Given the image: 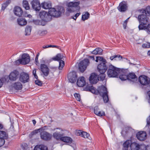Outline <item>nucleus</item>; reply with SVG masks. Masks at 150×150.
Instances as JSON below:
<instances>
[{"label": "nucleus", "instance_id": "nucleus-34", "mask_svg": "<svg viewBox=\"0 0 150 150\" xmlns=\"http://www.w3.org/2000/svg\"><path fill=\"white\" fill-rule=\"evenodd\" d=\"M17 21L18 24L21 26L25 25L27 23L26 21L23 18L18 19Z\"/></svg>", "mask_w": 150, "mask_h": 150}, {"label": "nucleus", "instance_id": "nucleus-2", "mask_svg": "<svg viewBox=\"0 0 150 150\" xmlns=\"http://www.w3.org/2000/svg\"><path fill=\"white\" fill-rule=\"evenodd\" d=\"M120 71V69L116 67L112 64L110 65L107 72L108 75L109 77H117Z\"/></svg>", "mask_w": 150, "mask_h": 150}, {"label": "nucleus", "instance_id": "nucleus-33", "mask_svg": "<svg viewBox=\"0 0 150 150\" xmlns=\"http://www.w3.org/2000/svg\"><path fill=\"white\" fill-rule=\"evenodd\" d=\"M78 133L79 134V135L84 138L89 139V134L86 132H82L81 130H79Z\"/></svg>", "mask_w": 150, "mask_h": 150}, {"label": "nucleus", "instance_id": "nucleus-12", "mask_svg": "<svg viewBox=\"0 0 150 150\" xmlns=\"http://www.w3.org/2000/svg\"><path fill=\"white\" fill-rule=\"evenodd\" d=\"M39 16L41 19L47 21H50L51 20V17L49 14L45 11L40 12Z\"/></svg>", "mask_w": 150, "mask_h": 150}, {"label": "nucleus", "instance_id": "nucleus-46", "mask_svg": "<svg viewBox=\"0 0 150 150\" xmlns=\"http://www.w3.org/2000/svg\"><path fill=\"white\" fill-rule=\"evenodd\" d=\"M119 78L122 81H125L127 79V75L124 74H121L119 76Z\"/></svg>", "mask_w": 150, "mask_h": 150}, {"label": "nucleus", "instance_id": "nucleus-14", "mask_svg": "<svg viewBox=\"0 0 150 150\" xmlns=\"http://www.w3.org/2000/svg\"><path fill=\"white\" fill-rule=\"evenodd\" d=\"M33 8L36 11H39L40 10L41 7L39 1L38 0H33L31 2Z\"/></svg>", "mask_w": 150, "mask_h": 150}, {"label": "nucleus", "instance_id": "nucleus-58", "mask_svg": "<svg viewBox=\"0 0 150 150\" xmlns=\"http://www.w3.org/2000/svg\"><path fill=\"white\" fill-rule=\"evenodd\" d=\"M35 63L37 65H39V64L38 60V57H35Z\"/></svg>", "mask_w": 150, "mask_h": 150}, {"label": "nucleus", "instance_id": "nucleus-37", "mask_svg": "<svg viewBox=\"0 0 150 150\" xmlns=\"http://www.w3.org/2000/svg\"><path fill=\"white\" fill-rule=\"evenodd\" d=\"M8 135L7 133L4 131L0 130V138L6 139L8 138Z\"/></svg>", "mask_w": 150, "mask_h": 150}, {"label": "nucleus", "instance_id": "nucleus-42", "mask_svg": "<svg viewBox=\"0 0 150 150\" xmlns=\"http://www.w3.org/2000/svg\"><path fill=\"white\" fill-rule=\"evenodd\" d=\"M45 129L44 127H41L39 129H35L33 131L31 132L32 135H34L38 133V132H41L42 131L44 130Z\"/></svg>", "mask_w": 150, "mask_h": 150}, {"label": "nucleus", "instance_id": "nucleus-39", "mask_svg": "<svg viewBox=\"0 0 150 150\" xmlns=\"http://www.w3.org/2000/svg\"><path fill=\"white\" fill-rule=\"evenodd\" d=\"M90 16V14L88 12H86L83 13L82 16V20L84 21L88 19Z\"/></svg>", "mask_w": 150, "mask_h": 150}, {"label": "nucleus", "instance_id": "nucleus-1", "mask_svg": "<svg viewBox=\"0 0 150 150\" xmlns=\"http://www.w3.org/2000/svg\"><path fill=\"white\" fill-rule=\"evenodd\" d=\"M106 63L101 62L97 66V70L98 71L99 73V77L102 81L103 80L106 76L105 73L108 69Z\"/></svg>", "mask_w": 150, "mask_h": 150}, {"label": "nucleus", "instance_id": "nucleus-17", "mask_svg": "<svg viewBox=\"0 0 150 150\" xmlns=\"http://www.w3.org/2000/svg\"><path fill=\"white\" fill-rule=\"evenodd\" d=\"M89 80L90 82L92 84L96 83L98 80L97 76L94 73H92L91 74Z\"/></svg>", "mask_w": 150, "mask_h": 150}, {"label": "nucleus", "instance_id": "nucleus-18", "mask_svg": "<svg viewBox=\"0 0 150 150\" xmlns=\"http://www.w3.org/2000/svg\"><path fill=\"white\" fill-rule=\"evenodd\" d=\"M19 79L23 83L27 82L29 80V75L26 73H22L20 75Z\"/></svg>", "mask_w": 150, "mask_h": 150}, {"label": "nucleus", "instance_id": "nucleus-64", "mask_svg": "<svg viewBox=\"0 0 150 150\" xmlns=\"http://www.w3.org/2000/svg\"><path fill=\"white\" fill-rule=\"evenodd\" d=\"M51 47V46H49V45H46V46H44L43 47V48L44 49L47 48L48 47Z\"/></svg>", "mask_w": 150, "mask_h": 150}, {"label": "nucleus", "instance_id": "nucleus-25", "mask_svg": "<svg viewBox=\"0 0 150 150\" xmlns=\"http://www.w3.org/2000/svg\"><path fill=\"white\" fill-rule=\"evenodd\" d=\"M127 79L132 81L135 82L137 80V78L135 74L133 73H130L127 75Z\"/></svg>", "mask_w": 150, "mask_h": 150}, {"label": "nucleus", "instance_id": "nucleus-45", "mask_svg": "<svg viewBox=\"0 0 150 150\" xmlns=\"http://www.w3.org/2000/svg\"><path fill=\"white\" fill-rule=\"evenodd\" d=\"M101 96L103 97L104 103H107L108 102L109 98L108 96V93L104 94H103Z\"/></svg>", "mask_w": 150, "mask_h": 150}, {"label": "nucleus", "instance_id": "nucleus-57", "mask_svg": "<svg viewBox=\"0 0 150 150\" xmlns=\"http://www.w3.org/2000/svg\"><path fill=\"white\" fill-rule=\"evenodd\" d=\"M99 108L98 107V106H96L94 107V112L95 114L96 115V112H98L99 111Z\"/></svg>", "mask_w": 150, "mask_h": 150}, {"label": "nucleus", "instance_id": "nucleus-27", "mask_svg": "<svg viewBox=\"0 0 150 150\" xmlns=\"http://www.w3.org/2000/svg\"><path fill=\"white\" fill-rule=\"evenodd\" d=\"M41 6L45 9H49L51 8V4L50 2H44L41 4Z\"/></svg>", "mask_w": 150, "mask_h": 150}, {"label": "nucleus", "instance_id": "nucleus-38", "mask_svg": "<svg viewBox=\"0 0 150 150\" xmlns=\"http://www.w3.org/2000/svg\"><path fill=\"white\" fill-rule=\"evenodd\" d=\"M47 21L42 19L41 20H37L35 21V23L37 25L44 26L46 24V22Z\"/></svg>", "mask_w": 150, "mask_h": 150}, {"label": "nucleus", "instance_id": "nucleus-63", "mask_svg": "<svg viewBox=\"0 0 150 150\" xmlns=\"http://www.w3.org/2000/svg\"><path fill=\"white\" fill-rule=\"evenodd\" d=\"M127 23L124 22V23H123V26L124 28V29H126V26H127Z\"/></svg>", "mask_w": 150, "mask_h": 150}, {"label": "nucleus", "instance_id": "nucleus-9", "mask_svg": "<svg viewBox=\"0 0 150 150\" xmlns=\"http://www.w3.org/2000/svg\"><path fill=\"white\" fill-rule=\"evenodd\" d=\"M21 60V64L25 65L29 63L30 62V57L28 54L24 53L22 55Z\"/></svg>", "mask_w": 150, "mask_h": 150}, {"label": "nucleus", "instance_id": "nucleus-6", "mask_svg": "<svg viewBox=\"0 0 150 150\" xmlns=\"http://www.w3.org/2000/svg\"><path fill=\"white\" fill-rule=\"evenodd\" d=\"M131 150H146V146L144 144H139L136 142L132 143L130 145Z\"/></svg>", "mask_w": 150, "mask_h": 150}, {"label": "nucleus", "instance_id": "nucleus-24", "mask_svg": "<svg viewBox=\"0 0 150 150\" xmlns=\"http://www.w3.org/2000/svg\"><path fill=\"white\" fill-rule=\"evenodd\" d=\"M127 6L124 2H121L117 7L118 10L121 12H124L127 10Z\"/></svg>", "mask_w": 150, "mask_h": 150}, {"label": "nucleus", "instance_id": "nucleus-7", "mask_svg": "<svg viewBox=\"0 0 150 150\" xmlns=\"http://www.w3.org/2000/svg\"><path fill=\"white\" fill-rule=\"evenodd\" d=\"M89 64V59H86L81 61L79 64V70L83 72L86 69L87 66Z\"/></svg>", "mask_w": 150, "mask_h": 150}, {"label": "nucleus", "instance_id": "nucleus-43", "mask_svg": "<svg viewBox=\"0 0 150 150\" xmlns=\"http://www.w3.org/2000/svg\"><path fill=\"white\" fill-rule=\"evenodd\" d=\"M98 61L102 62H105V63H106V60L104 59L102 57L100 56L96 57V62H98Z\"/></svg>", "mask_w": 150, "mask_h": 150}, {"label": "nucleus", "instance_id": "nucleus-53", "mask_svg": "<svg viewBox=\"0 0 150 150\" xmlns=\"http://www.w3.org/2000/svg\"><path fill=\"white\" fill-rule=\"evenodd\" d=\"M35 83L38 86H41L42 82L39 80L37 79L35 81Z\"/></svg>", "mask_w": 150, "mask_h": 150}, {"label": "nucleus", "instance_id": "nucleus-28", "mask_svg": "<svg viewBox=\"0 0 150 150\" xmlns=\"http://www.w3.org/2000/svg\"><path fill=\"white\" fill-rule=\"evenodd\" d=\"M64 135V134L60 132H56L53 134L54 137L57 140L60 139L61 140V138Z\"/></svg>", "mask_w": 150, "mask_h": 150}, {"label": "nucleus", "instance_id": "nucleus-5", "mask_svg": "<svg viewBox=\"0 0 150 150\" xmlns=\"http://www.w3.org/2000/svg\"><path fill=\"white\" fill-rule=\"evenodd\" d=\"M60 10L62 12L59 11H56L54 8H51L49 11V14L51 17L53 16L55 17H58L60 16L62 12H64V10L63 7L60 8Z\"/></svg>", "mask_w": 150, "mask_h": 150}, {"label": "nucleus", "instance_id": "nucleus-13", "mask_svg": "<svg viewBox=\"0 0 150 150\" xmlns=\"http://www.w3.org/2000/svg\"><path fill=\"white\" fill-rule=\"evenodd\" d=\"M68 77L69 81L71 83H74L76 81L77 79V75L76 72L73 71L70 72L68 75Z\"/></svg>", "mask_w": 150, "mask_h": 150}, {"label": "nucleus", "instance_id": "nucleus-61", "mask_svg": "<svg viewBox=\"0 0 150 150\" xmlns=\"http://www.w3.org/2000/svg\"><path fill=\"white\" fill-rule=\"evenodd\" d=\"M7 6L4 4L2 6V8L3 10H4L7 7Z\"/></svg>", "mask_w": 150, "mask_h": 150}, {"label": "nucleus", "instance_id": "nucleus-19", "mask_svg": "<svg viewBox=\"0 0 150 150\" xmlns=\"http://www.w3.org/2000/svg\"><path fill=\"white\" fill-rule=\"evenodd\" d=\"M22 85L20 82H16L13 83L11 87H9V89L11 90V87L13 88L15 90H20L22 88Z\"/></svg>", "mask_w": 150, "mask_h": 150}, {"label": "nucleus", "instance_id": "nucleus-15", "mask_svg": "<svg viewBox=\"0 0 150 150\" xmlns=\"http://www.w3.org/2000/svg\"><path fill=\"white\" fill-rule=\"evenodd\" d=\"M136 136L138 140L140 141H143L146 139L147 134L144 131H140L137 134Z\"/></svg>", "mask_w": 150, "mask_h": 150}, {"label": "nucleus", "instance_id": "nucleus-60", "mask_svg": "<svg viewBox=\"0 0 150 150\" xmlns=\"http://www.w3.org/2000/svg\"><path fill=\"white\" fill-rule=\"evenodd\" d=\"M47 31L45 30L42 31L40 33L41 35H43L47 33Z\"/></svg>", "mask_w": 150, "mask_h": 150}, {"label": "nucleus", "instance_id": "nucleus-49", "mask_svg": "<svg viewBox=\"0 0 150 150\" xmlns=\"http://www.w3.org/2000/svg\"><path fill=\"white\" fill-rule=\"evenodd\" d=\"M6 81L5 78H3L0 79V88L2 87L3 83Z\"/></svg>", "mask_w": 150, "mask_h": 150}, {"label": "nucleus", "instance_id": "nucleus-44", "mask_svg": "<svg viewBox=\"0 0 150 150\" xmlns=\"http://www.w3.org/2000/svg\"><path fill=\"white\" fill-rule=\"evenodd\" d=\"M118 58L120 60L122 58V57L120 55H114V56H111L110 57V59L111 60H112L114 59L115 60H116V58Z\"/></svg>", "mask_w": 150, "mask_h": 150}, {"label": "nucleus", "instance_id": "nucleus-11", "mask_svg": "<svg viewBox=\"0 0 150 150\" xmlns=\"http://www.w3.org/2000/svg\"><path fill=\"white\" fill-rule=\"evenodd\" d=\"M40 137L42 139L45 141H48L51 139L52 135L50 133L43 130L41 132Z\"/></svg>", "mask_w": 150, "mask_h": 150}, {"label": "nucleus", "instance_id": "nucleus-22", "mask_svg": "<svg viewBox=\"0 0 150 150\" xmlns=\"http://www.w3.org/2000/svg\"><path fill=\"white\" fill-rule=\"evenodd\" d=\"M14 14L16 16L20 17L23 14V11L21 8L19 7L16 6L14 9Z\"/></svg>", "mask_w": 150, "mask_h": 150}, {"label": "nucleus", "instance_id": "nucleus-54", "mask_svg": "<svg viewBox=\"0 0 150 150\" xmlns=\"http://www.w3.org/2000/svg\"><path fill=\"white\" fill-rule=\"evenodd\" d=\"M22 149H26L28 148V146L26 144H23L21 145Z\"/></svg>", "mask_w": 150, "mask_h": 150}, {"label": "nucleus", "instance_id": "nucleus-48", "mask_svg": "<svg viewBox=\"0 0 150 150\" xmlns=\"http://www.w3.org/2000/svg\"><path fill=\"white\" fill-rule=\"evenodd\" d=\"M96 115L99 116H102L105 115V113L104 111H99L98 112H96Z\"/></svg>", "mask_w": 150, "mask_h": 150}, {"label": "nucleus", "instance_id": "nucleus-51", "mask_svg": "<svg viewBox=\"0 0 150 150\" xmlns=\"http://www.w3.org/2000/svg\"><path fill=\"white\" fill-rule=\"evenodd\" d=\"M142 46L143 48H149L150 47V43L146 42L142 45Z\"/></svg>", "mask_w": 150, "mask_h": 150}, {"label": "nucleus", "instance_id": "nucleus-23", "mask_svg": "<svg viewBox=\"0 0 150 150\" xmlns=\"http://www.w3.org/2000/svg\"><path fill=\"white\" fill-rule=\"evenodd\" d=\"M84 90L87 91H89L96 95L98 94V91L96 90L95 88L92 86H87L84 88Z\"/></svg>", "mask_w": 150, "mask_h": 150}, {"label": "nucleus", "instance_id": "nucleus-10", "mask_svg": "<svg viewBox=\"0 0 150 150\" xmlns=\"http://www.w3.org/2000/svg\"><path fill=\"white\" fill-rule=\"evenodd\" d=\"M19 75V73L18 71L16 70L13 71L9 75V79L12 81H15L18 79Z\"/></svg>", "mask_w": 150, "mask_h": 150}, {"label": "nucleus", "instance_id": "nucleus-55", "mask_svg": "<svg viewBox=\"0 0 150 150\" xmlns=\"http://www.w3.org/2000/svg\"><path fill=\"white\" fill-rule=\"evenodd\" d=\"M33 74L34 75L35 78L37 79L38 78V76L36 74V69H34L33 70Z\"/></svg>", "mask_w": 150, "mask_h": 150}, {"label": "nucleus", "instance_id": "nucleus-35", "mask_svg": "<svg viewBox=\"0 0 150 150\" xmlns=\"http://www.w3.org/2000/svg\"><path fill=\"white\" fill-rule=\"evenodd\" d=\"M102 52L103 50L100 48H96L91 52L92 54H102Z\"/></svg>", "mask_w": 150, "mask_h": 150}, {"label": "nucleus", "instance_id": "nucleus-30", "mask_svg": "<svg viewBox=\"0 0 150 150\" xmlns=\"http://www.w3.org/2000/svg\"><path fill=\"white\" fill-rule=\"evenodd\" d=\"M131 144V140H127L123 144V150H127L128 147Z\"/></svg>", "mask_w": 150, "mask_h": 150}, {"label": "nucleus", "instance_id": "nucleus-21", "mask_svg": "<svg viewBox=\"0 0 150 150\" xmlns=\"http://www.w3.org/2000/svg\"><path fill=\"white\" fill-rule=\"evenodd\" d=\"M86 82L84 77L81 76L79 77L77 80V84L78 86L82 87L86 85Z\"/></svg>", "mask_w": 150, "mask_h": 150}, {"label": "nucleus", "instance_id": "nucleus-29", "mask_svg": "<svg viewBox=\"0 0 150 150\" xmlns=\"http://www.w3.org/2000/svg\"><path fill=\"white\" fill-rule=\"evenodd\" d=\"M63 55L61 54H58L54 57L52 58V59L50 60V62L52 60L55 61H59L61 60L64 58Z\"/></svg>", "mask_w": 150, "mask_h": 150}, {"label": "nucleus", "instance_id": "nucleus-52", "mask_svg": "<svg viewBox=\"0 0 150 150\" xmlns=\"http://www.w3.org/2000/svg\"><path fill=\"white\" fill-rule=\"evenodd\" d=\"M5 143V140L4 139L0 138V147L2 146Z\"/></svg>", "mask_w": 150, "mask_h": 150}, {"label": "nucleus", "instance_id": "nucleus-47", "mask_svg": "<svg viewBox=\"0 0 150 150\" xmlns=\"http://www.w3.org/2000/svg\"><path fill=\"white\" fill-rule=\"evenodd\" d=\"M64 65V62L62 60H60L59 62V69L60 70L62 69Z\"/></svg>", "mask_w": 150, "mask_h": 150}, {"label": "nucleus", "instance_id": "nucleus-56", "mask_svg": "<svg viewBox=\"0 0 150 150\" xmlns=\"http://www.w3.org/2000/svg\"><path fill=\"white\" fill-rule=\"evenodd\" d=\"M21 59H18L15 62L14 64L16 65H19L20 64H21Z\"/></svg>", "mask_w": 150, "mask_h": 150}, {"label": "nucleus", "instance_id": "nucleus-40", "mask_svg": "<svg viewBox=\"0 0 150 150\" xmlns=\"http://www.w3.org/2000/svg\"><path fill=\"white\" fill-rule=\"evenodd\" d=\"M144 28H143V29H140V30H145L148 34H150V23L148 25L146 24L144 26Z\"/></svg>", "mask_w": 150, "mask_h": 150}, {"label": "nucleus", "instance_id": "nucleus-8", "mask_svg": "<svg viewBox=\"0 0 150 150\" xmlns=\"http://www.w3.org/2000/svg\"><path fill=\"white\" fill-rule=\"evenodd\" d=\"M139 81L142 85L146 86L149 84L150 80L147 76L142 75L139 77Z\"/></svg>", "mask_w": 150, "mask_h": 150}, {"label": "nucleus", "instance_id": "nucleus-31", "mask_svg": "<svg viewBox=\"0 0 150 150\" xmlns=\"http://www.w3.org/2000/svg\"><path fill=\"white\" fill-rule=\"evenodd\" d=\"M34 150H48L47 147L43 145H40L35 146Z\"/></svg>", "mask_w": 150, "mask_h": 150}, {"label": "nucleus", "instance_id": "nucleus-32", "mask_svg": "<svg viewBox=\"0 0 150 150\" xmlns=\"http://www.w3.org/2000/svg\"><path fill=\"white\" fill-rule=\"evenodd\" d=\"M61 140L66 143H71L72 142V139L68 137H63L61 138Z\"/></svg>", "mask_w": 150, "mask_h": 150}, {"label": "nucleus", "instance_id": "nucleus-26", "mask_svg": "<svg viewBox=\"0 0 150 150\" xmlns=\"http://www.w3.org/2000/svg\"><path fill=\"white\" fill-rule=\"evenodd\" d=\"M140 13H145L146 16H150V6H149L146 7L145 9H141L139 10Z\"/></svg>", "mask_w": 150, "mask_h": 150}, {"label": "nucleus", "instance_id": "nucleus-4", "mask_svg": "<svg viewBox=\"0 0 150 150\" xmlns=\"http://www.w3.org/2000/svg\"><path fill=\"white\" fill-rule=\"evenodd\" d=\"M79 4V1L71 2L69 3L66 10L67 12L70 13L77 11L79 9V7H78Z\"/></svg>", "mask_w": 150, "mask_h": 150}, {"label": "nucleus", "instance_id": "nucleus-62", "mask_svg": "<svg viewBox=\"0 0 150 150\" xmlns=\"http://www.w3.org/2000/svg\"><path fill=\"white\" fill-rule=\"evenodd\" d=\"M10 1L9 0H8L7 1H6L5 3H4L7 6H8V5L10 3Z\"/></svg>", "mask_w": 150, "mask_h": 150}, {"label": "nucleus", "instance_id": "nucleus-20", "mask_svg": "<svg viewBox=\"0 0 150 150\" xmlns=\"http://www.w3.org/2000/svg\"><path fill=\"white\" fill-rule=\"evenodd\" d=\"M98 94H99L100 96L108 93L107 88L103 85L98 87Z\"/></svg>", "mask_w": 150, "mask_h": 150}, {"label": "nucleus", "instance_id": "nucleus-16", "mask_svg": "<svg viewBox=\"0 0 150 150\" xmlns=\"http://www.w3.org/2000/svg\"><path fill=\"white\" fill-rule=\"evenodd\" d=\"M41 70L45 76H47L49 72V69L47 65L45 64H41L40 66Z\"/></svg>", "mask_w": 150, "mask_h": 150}, {"label": "nucleus", "instance_id": "nucleus-3", "mask_svg": "<svg viewBox=\"0 0 150 150\" xmlns=\"http://www.w3.org/2000/svg\"><path fill=\"white\" fill-rule=\"evenodd\" d=\"M138 19L139 23L138 26L139 30L143 29L144 28V26L147 24L149 22V18L148 16L144 14L139 15L138 16Z\"/></svg>", "mask_w": 150, "mask_h": 150}, {"label": "nucleus", "instance_id": "nucleus-36", "mask_svg": "<svg viewBox=\"0 0 150 150\" xmlns=\"http://www.w3.org/2000/svg\"><path fill=\"white\" fill-rule=\"evenodd\" d=\"M32 28V27L29 26H26L25 30V35H29L30 34Z\"/></svg>", "mask_w": 150, "mask_h": 150}, {"label": "nucleus", "instance_id": "nucleus-59", "mask_svg": "<svg viewBox=\"0 0 150 150\" xmlns=\"http://www.w3.org/2000/svg\"><path fill=\"white\" fill-rule=\"evenodd\" d=\"M147 123L148 125H150V115L147 119Z\"/></svg>", "mask_w": 150, "mask_h": 150}, {"label": "nucleus", "instance_id": "nucleus-50", "mask_svg": "<svg viewBox=\"0 0 150 150\" xmlns=\"http://www.w3.org/2000/svg\"><path fill=\"white\" fill-rule=\"evenodd\" d=\"M74 96L77 100L79 101H80V97L79 94L77 93H75L74 94Z\"/></svg>", "mask_w": 150, "mask_h": 150}, {"label": "nucleus", "instance_id": "nucleus-41", "mask_svg": "<svg viewBox=\"0 0 150 150\" xmlns=\"http://www.w3.org/2000/svg\"><path fill=\"white\" fill-rule=\"evenodd\" d=\"M23 6L26 10H28L30 9V6L28 2L26 0L23 1Z\"/></svg>", "mask_w": 150, "mask_h": 150}]
</instances>
